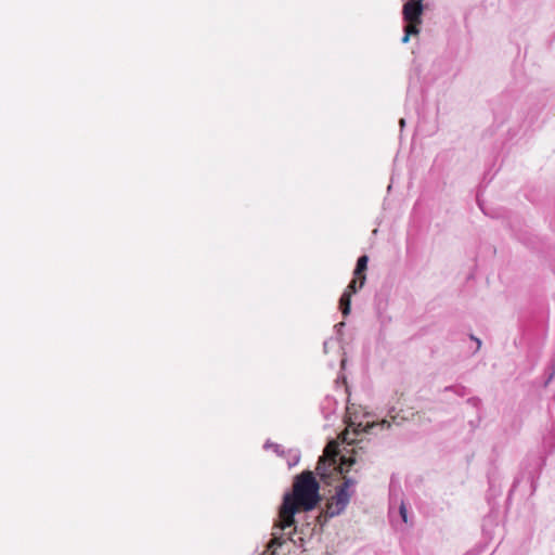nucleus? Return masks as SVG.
<instances>
[{"label":"nucleus","instance_id":"f257e3e1","mask_svg":"<svg viewBox=\"0 0 555 555\" xmlns=\"http://www.w3.org/2000/svg\"><path fill=\"white\" fill-rule=\"evenodd\" d=\"M320 489V482L313 472L306 469L296 475L293 480V490L283 495L274 527L285 530L296 525L295 516L299 511H313L322 501Z\"/></svg>","mask_w":555,"mask_h":555},{"label":"nucleus","instance_id":"f03ea898","mask_svg":"<svg viewBox=\"0 0 555 555\" xmlns=\"http://www.w3.org/2000/svg\"><path fill=\"white\" fill-rule=\"evenodd\" d=\"M429 9L427 0H408L402 8V18L404 22L402 42L406 43L411 36L420 33L422 24V15L425 10Z\"/></svg>","mask_w":555,"mask_h":555},{"label":"nucleus","instance_id":"7ed1b4c3","mask_svg":"<svg viewBox=\"0 0 555 555\" xmlns=\"http://www.w3.org/2000/svg\"><path fill=\"white\" fill-rule=\"evenodd\" d=\"M354 494V490H347L341 486L336 488V493L333 498L334 502L326 503V509L322 511L318 516V521L322 525L327 521L328 518H333L343 514L350 502L351 496Z\"/></svg>","mask_w":555,"mask_h":555},{"label":"nucleus","instance_id":"20e7f679","mask_svg":"<svg viewBox=\"0 0 555 555\" xmlns=\"http://www.w3.org/2000/svg\"><path fill=\"white\" fill-rule=\"evenodd\" d=\"M369 256L362 255L358 258L353 275L359 279V287L362 288L366 281L365 271L367 270Z\"/></svg>","mask_w":555,"mask_h":555},{"label":"nucleus","instance_id":"39448f33","mask_svg":"<svg viewBox=\"0 0 555 555\" xmlns=\"http://www.w3.org/2000/svg\"><path fill=\"white\" fill-rule=\"evenodd\" d=\"M284 543L285 539L283 534L272 533L271 539L268 541L266 550L261 553V555H278V548L282 547Z\"/></svg>","mask_w":555,"mask_h":555},{"label":"nucleus","instance_id":"423d86ee","mask_svg":"<svg viewBox=\"0 0 555 555\" xmlns=\"http://www.w3.org/2000/svg\"><path fill=\"white\" fill-rule=\"evenodd\" d=\"M339 309L344 318L348 317L351 312V296L350 292H344L339 298Z\"/></svg>","mask_w":555,"mask_h":555},{"label":"nucleus","instance_id":"0eeeda50","mask_svg":"<svg viewBox=\"0 0 555 555\" xmlns=\"http://www.w3.org/2000/svg\"><path fill=\"white\" fill-rule=\"evenodd\" d=\"M315 470L320 476L321 480H323L324 482H327L328 479L331 478V473L326 468V461L324 456L319 457Z\"/></svg>","mask_w":555,"mask_h":555},{"label":"nucleus","instance_id":"6e6552de","mask_svg":"<svg viewBox=\"0 0 555 555\" xmlns=\"http://www.w3.org/2000/svg\"><path fill=\"white\" fill-rule=\"evenodd\" d=\"M285 457H287V466H288V468H292V467L296 466L299 463V461H300V451L299 450H294V449H288L287 450V455Z\"/></svg>","mask_w":555,"mask_h":555},{"label":"nucleus","instance_id":"1a4fd4ad","mask_svg":"<svg viewBox=\"0 0 555 555\" xmlns=\"http://www.w3.org/2000/svg\"><path fill=\"white\" fill-rule=\"evenodd\" d=\"M263 449H272L273 452L281 457H285L287 455V450H284V448L278 443H274L270 440H267L263 444Z\"/></svg>","mask_w":555,"mask_h":555},{"label":"nucleus","instance_id":"9d476101","mask_svg":"<svg viewBox=\"0 0 555 555\" xmlns=\"http://www.w3.org/2000/svg\"><path fill=\"white\" fill-rule=\"evenodd\" d=\"M324 453H326L328 456L333 457V460L335 461V457L338 455L339 453V449H338V443L336 440L334 439H331L325 448H324Z\"/></svg>","mask_w":555,"mask_h":555},{"label":"nucleus","instance_id":"9b49d317","mask_svg":"<svg viewBox=\"0 0 555 555\" xmlns=\"http://www.w3.org/2000/svg\"><path fill=\"white\" fill-rule=\"evenodd\" d=\"M376 426H380L382 428H390V423L386 420H384L380 424H376V423H367L365 428H364V431L365 433H371L372 429Z\"/></svg>","mask_w":555,"mask_h":555},{"label":"nucleus","instance_id":"f8f14e48","mask_svg":"<svg viewBox=\"0 0 555 555\" xmlns=\"http://www.w3.org/2000/svg\"><path fill=\"white\" fill-rule=\"evenodd\" d=\"M356 479L351 477H344V481L340 486L347 490H353L352 488L356 486Z\"/></svg>","mask_w":555,"mask_h":555},{"label":"nucleus","instance_id":"ddd939ff","mask_svg":"<svg viewBox=\"0 0 555 555\" xmlns=\"http://www.w3.org/2000/svg\"><path fill=\"white\" fill-rule=\"evenodd\" d=\"M357 281H359V279H356V276H354V278L349 282V284H348V286H347V288H346V291H345V292H350V296H351L352 294H356V293L360 289V287H359V286L357 287Z\"/></svg>","mask_w":555,"mask_h":555},{"label":"nucleus","instance_id":"4468645a","mask_svg":"<svg viewBox=\"0 0 555 555\" xmlns=\"http://www.w3.org/2000/svg\"><path fill=\"white\" fill-rule=\"evenodd\" d=\"M554 377H555V362L550 367L547 377H546V379L544 382V386H547L554 379Z\"/></svg>","mask_w":555,"mask_h":555},{"label":"nucleus","instance_id":"2eb2a0df","mask_svg":"<svg viewBox=\"0 0 555 555\" xmlns=\"http://www.w3.org/2000/svg\"><path fill=\"white\" fill-rule=\"evenodd\" d=\"M467 403L475 408H479L481 405V400L478 397H472L467 399Z\"/></svg>","mask_w":555,"mask_h":555},{"label":"nucleus","instance_id":"dca6fc26","mask_svg":"<svg viewBox=\"0 0 555 555\" xmlns=\"http://www.w3.org/2000/svg\"><path fill=\"white\" fill-rule=\"evenodd\" d=\"M399 512L403 522L408 524V511L403 503L401 504Z\"/></svg>","mask_w":555,"mask_h":555},{"label":"nucleus","instance_id":"f3484780","mask_svg":"<svg viewBox=\"0 0 555 555\" xmlns=\"http://www.w3.org/2000/svg\"><path fill=\"white\" fill-rule=\"evenodd\" d=\"M457 396L464 397L467 393V389L465 386H457L456 390L454 391Z\"/></svg>","mask_w":555,"mask_h":555},{"label":"nucleus","instance_id":"a211bd4d","mask_svg":"<svg viewBox=\"0 0 555 555\" xmlns=\"http://www.w3.org/2000/svg\"><path fill=\"white\" fill-rule=\"evenodd\" d=\"M354 463V460L347 456H341V465L351 466Z\"/></svg>","mask_w":555,"mask_h":555},{"label":"nucleus","instance_id":"6ab92c4d","mask_svg":"<svg viewBox=\"0 0 555 555\" xmlns=\"http://www.w3.org/2000/svg\"><path fill=\"white\" fill-rule=\"evenodd\" d=\"M469 338L472 340L476 341V344H477L476 351L479 350V348L481 347V340L479 338H477L476 336H474L473 334L469 335Z\"/></svg>","mask_w":555,"mask_h":555},{"label":"nucleus","instance_id":"aec40b11","mask_svg":"<svg viewBox=\"0 0 555 555\" xmlns=\"http://www.w3.org/2000/svg\"><path fill=\"white\" fill-rule=\"evenodd\" d=\"M346 323L345 322H339L335 325V330L338 334L341 333L343 328L345 327Z\"/></svg>","mask_w":555,"mask_h":555},{"label":"nucleus","instance_id":"412c9836","mask_svg":"<svg viewBox=\"0 0 555 555\" xmlns=\"http://www.w3.org/2000/svg\"><path fill=\"white\" fill-rule=\"evenodd\" d=\"M456 387H457V386H447V387L444 388V391H453V392H454V391L456 390Z\"/></svg>","mask_w":555,"mask_h":555},{"label":"nucleus","instance_id":"4be33fe9","mask_svg":"<svg viewBox=\"0 0 555 555\" xmlns=\"http://www.w3.org/2000/svg\"><path fill=\"white\" fill-rule=\"evenodd\" d=\"M399 124H400V127L403 128L405 126V120L403 118H401L399 120Z\"/></svg>","mask_w":555,"mask_h":555}]
</instances>
